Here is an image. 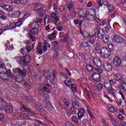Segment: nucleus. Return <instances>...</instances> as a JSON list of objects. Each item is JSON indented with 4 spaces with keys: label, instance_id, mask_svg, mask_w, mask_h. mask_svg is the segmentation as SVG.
<instances>
[{
    "label": "nucleus",
    "instance_id": "bf43d9fd",
    "mask_svg": "<svg viewBox=\"0 0 126 126\" xmlns=\"http://www.w3.org/2000/svg\"><path fill=\"white\" fill-rule=\"evenodd\" d=\"M118 120H120L121 121H124V120H125V118H124V117H123L121 115H118Z\"/></svg>",
    "mask_w": 126,
    "mask_h": 126
},
{
    "label": "nucleus",
    "instance_id": "49530a36",
    "mask_svg": "<svg viewBox=\"0 0 126 126\" xmlns=\"http://www.w3.org/2000/svg\"><path fill=\"white\" fill-rule=\"evenodd\" d=\"M6 49H8V50H13L14 49V47H13V45H10L8 44V43H6L5 44Z\"/></svg>",
    "mask_w": 126,
    "mask_h": 126
},
{
    "label": "nucleus",
    "instance_id": "603ef678",
    "mask_svg": "<svg viewBox=\"0 0 126 126\" xmlns=\"http://www.w3.org/2000/svg\"><path fill=\"white\" fill-rule=\"evenodd\" d=\"M0 15L1 16L0 17V18L1 19V20H6L7 19V17L5 16L4 12H3V14Z\"/></svg>",
    "mask_w": 126,
    "mask_h": 126
},
{
    "label": "nucleus",
    "instance_id": "864d4df0",
    "mask_svg": "<svg viewBox=\"0 0 126 126\" xmlns=\"http://www.w3.org/2000/svg\"><path fill=\"white\" fill-rule=\"evenodd\" d=\"M64 84L66 86H68V87H69L70 85H71V82L70 80L67 81H64Z\"/></svg>",
    "mask_w": 126,
    "mask_h": 126
},
{
    "label": "nucleus",
    "instance_id": "6ab92c4d",
    "mask_svg": "<svg viewBox=\"0 0 126 126\" xmlns=\"http://www.w3.org/2000/svg\"><path fill=\"white\" fill-rule=\"evenodd\" d=\"M93 62L97 66V67H100L101 65H102V63L101 61H100V59L98 57H95L93 58Z\"/></svg>",
    "mask_w": 126,
    "mask_h": 126
},
{
    "label": "nucleus",
    "instance_id": "f03ea898",
    "mask_svg": "<svg viewBox=\"0 0 126 126\" xmlns=\"http://www.w3.org/2000/svg\"><path fill=\"white\" fill-rule=\"evenodd\" d=\"M114 84V80H110L104 83V88L107 91L109 94L115 96V90L112 85Z\"/></svg>",
    "mask_w": 126,
    "mask_h": 126
},
{
    "label": "nucleus",
    "instance_id": "c9c22d12",
    "mask_svg": "<svg viewBox=\"0 0 126 126\" xmlns=\"http://www.w3.org/2000/svg\"><path fill=\"white\" fill-rule=\"evenodd\" d=\"M1 28L3 31H6L7 30H10L9 26H6V25H3V24L1 25Z\"/></svg>",
    "mask_w": 126,
    "mask_h": 126
},
{
    "label": "nucleus",
    "instance_id": "0eeeda50",
    "mask_svg": "<svg viewBox=\"0 0 126 126\" xmlns=\"http://www.w3.org/2000/svg\"><path fill=\"white\" fill-rule=\"evenodd\" d=\"M37 33H38V29L32 28L31 30V32H29L28 37H29L32 42H35V41H36L35 39H36V37L34 36H35Z\"/></svg>",
    "mask_w": 126,
    "mask_h": 126
},
{
    "label": "nucleus",
    "instance_id": "20e7f679",
    "mask_svg": "<svg viewBox=\"0 0 126 126\" xmlns=\"http://www.w3.org/2000/svg\"><path fill=\"white\" fill-rule=\"evenodd\" d=\"M47 89H48V88L46 86H43V88H40V91L39 90V92L40 93V94H42V93L43 94H44L43 96V101L45 102V103H46V104H48V105H49V106H52V104H51V103H50V102L49 101V94H45V93L46 92V90H47Z\"/></svg>",
    "mask_w": 126,
    "mask_h": 126
},
{
    "label": "nucleus",
    "instance_id": "7ed1b4c3",
    "mask_svg": "<svg viewBox=\"0 0 126 126\" xmlns=\"http://www.w3.org/2000/svg\"><path fill=\"white\" fill-rule=\"evenodd\" d=\"M73 107L70 108V110H67L66 113L67 116L70 117L71 115H75L76 114V109L79 108V104L77 101H74L72 103Z\"/></svg>",
    "mask_w": 126,
    "mask_h": 126
},
{
    "label": "nucleus",
    "instance_id": "a19ab883",
    "mask_svg": "<svg viewBox=\"0 0 126 126\" xmlns=\"http://www.w3.org/2000/svg\"><path fill=\"white\" fill-rule=\"evenodd\" d=\"M16 27H20L22 25V19H20L16 23H15Z\"/></svg>",
    "mask_w": 126,
    "mask_h": 126
},
{
    "label": "nucleus",
    "instance_id": "5701e85b",
    "mask_svg": "<svg viewBox=\"0 0 126 126\" xmlns=\"http://www.w3.org/2000/svg\"><path fill=\"white\" fill-rule=\"evenodd\" d=\"M57 34H58V32L54 31L52 33L48 35V39L52 41V40H54L57 37Z\"/></svg>",
    "mask_w": 126,
    "mask_h": 126
},
{
    "label": "nucleus",
    "instance_id": "473e14b6",
    "mask_svg": "<svg viewBox=\"0 0 126 126\" xmlns=\"http://www.w3.org/2000/svg\"><path fill=\"white\" fill-rule=\"evenodd\" d=\"M32 28H34L35 29H38V28H39V24L36 21L33 22L32 24Z\"/></svg>",
    "mask_w": 126,
    "mask_h": 126
},
{
    "label": "nucleus",
    "instance_id": "e433bc0d",
    "mask_svg": "<svg viewBox=\"0 0 126 126\" xmlns=\"http://www.w3.org/2000/svg\"><path fill=\"white\" fill-rule=\"evenodd\" d=\"M35 108L38 110V111H40V112H45V109H44L43 106L41 105H36Z\"/></svg>",
    "mask_w": 126,
    "mask_h": 126
},
{
    "label": "nucleus",
    "instance_id": "3c124183",
    "mask_svg": "<svg viewBox=\"0 0 126 126\" xmlns=\"http://www.w3.org/2000/svg\"><path fill=\"white\" fill-rule=\"evenodd\" d=\"M81 46L83 47V48H86L88 47V43L86 42V41H83L81 43Z\"/></svg>",
    "mask_w": 126,
    "mask_h": 126
},
{
    "label": "nucleus",
    "instance_id": "09e8293b",
    "mask_svg": "<svg viewBox=\"0 0 126 126\" xmlns=\"http://www.w3.org/2000/svg\"><path fill=\"white\" fill-rule=\"evenodd\" d=\"M9 29H14V28H16V26L15 25V23H12L10 24L9 26Z\"/></svg>",
    "mask_w": 126,
    "mask_h": 126
},
{
    "label": "nucleus",
    "instance_id": "4be33fe9",
    "mask_svg": "<svg viewBox=\"0 0 126 126\" xmlns=\"http://www.w3.org/2000/svg\"><path fill=\"white\" fill-rule=\"evenodd\" d=\"M84 114H85L84 109L82 108L79 109L77 113L79 120L82 119L84 117Z\"/></svg>",
    "mask_w": 126,
    "mask_h": 126
},
{
    "label": "nucleus",
    "instance_id": "0e129e2a",
    "mask_svg": "<svg viewBox=\"0 0 126 126\" xmlns=\"http://www.w3.org/2000/svg\"><path fill=\"white\" fill-rule=\"evenodd\" d=\"M56 29L58 31H63V27L62 26L56 27Z\"/></svg>",
    "mask_w": 126,
    "mask_h": 126
},
{
    "label": "nucleus",
    "instance_id": "6e6d98bb",
    "mask_svg": "<svg viewBox=\"0 0 126 126\" xmlns=\"http://www.w3.org/2000/svg\"><path fill=\"white\" fill-rule=\"evenodd\" d=\"M53 9L55 11L56 13H58V7L57 6V4L54 3L53 4Z\"/></svg>",
    "mask_w": 126,
    "mask_h": 126
},
{
    "label": "nucleus",
    "instance_id": "ea45409f",
    "mask_svg": "<svg viewBox=\"0 0 126 126\" xmlns=\"http://www.w3.org/2000/svg\"><path fill=\"white\" fill-rule=\"evenodd\" d=\"M22 107L24 110V112H25L26 113H29L30 112L29 108L24 104H22Z\"/></svg>",
    "mask_w": 126,
    "mask_h": 126
},
{
    "label": "nucleus",
    "instance_id": "412c9836",
    "mask_svg": "<svg viewBox=\"0 0 126 126\" xmlns=\"http://www.w3.org/2000/svg\"><path fill=\"white\" fill-rule=\"evenodd\" d=\"M12 3L15 4H26L27 3V0H11Z\"/></svg>",
    "mask_w": 126,
    "mask_h": 126
},
{
    "label": "nucleus",
    "instance_id": "f8f14e48",
    "mask_svg": "<svg viewBox=\"0 0 126 126\" xmlns=\"http://www.w3.org/2000/svg\"><path fill=\"white\" fill-rule=\"evenodd\" d=\"M31 50V46H27L26 47L22 48L20 50V52L21 54H22V55H26V56L27 55V54H28V53H30Z\"/></svg>",
    "mask_w": 126,
    "mask_h": 126
},
{
    "label": "nucleus",
    "instance_id": "dca6fc26",
    "mask_svg": "<svg viewBox=\"0 0 126 126\" xmlns=\"http://www.w3.org/2000/svg\"><path fill=\"white\" fill-rule=\"evenodd\" d=\"M92 78L95 82H100L101 81V76L97 73H94L92 74Z\"/></svg>",
    "mask_w": 126,
    "mask_h": 126
},
{
    "label": "nucleus",
    "instance_id": "13d9d810",
    "mask_svg": "<svg viewBox=\"0 0 126 126\" xmlns=\"http://www.w3.org/2000/svg\"><path fill=\"white\" fill-rule=\"evenodd\" d=\"M63 10H64V6H60L59 7V11H60V12H63Z\"/></svg>",
    "mask_w": 126,
    "mask_h": 126
},
{
    "label": "nucleus",
    "instance_id": "5fc2aeb1",
    "mask_svg": "<svg viewBox=\"0 0 126 126\" xmlns=\"http://www.w3.org/2000/svg\"><path fill=\"white\" fill-rule=\"evenodd\" d=\"M94 50L95 51H100V50H101V47L100 45L96 44L94 45Z\"/></svg>",
    "mask_w": 126,
    "mask_h": 126
},
{
    "label": "nucleus",
    "instance_id": "9b49d317",
    "mask_svg": "<svg viewBox=\"0 0 126 126\" xmlns=\"http://www.w3.org/2000/svg\"><path fill=\"white\" fill-rule=\"evenodd\" d=\"M0 7H1L3 9H4L6 11L8 12L12 11L13 9L12 6L9 5H6L3 3H0Z\"/></svg>",
    "mask_w": 126,
    "mask_h": 126
},
{
    "label": "nucleus",
    "instance_id": "338daca9",
    "mask_svg": "<svg viewBox=\"0 0 126 126\" xmlns=\"http://www.w3.org/2000/svg\"><path fill=\"white\" fill-rule=\"evenodd\" d=\"M61 75H63V76L64 77H65V79H67V75L65 73H63V72H60V74Z\"/></svg>",
    "mask_w": 126,
    "mask_h": 126
},
{
    "label": "nucleus",
    "instance_id": "bb28decb",
    "mask_svg": "<svg viewBox=\"0 0 126 126\" xmlns=\"http://www.w3.org/2000/svg\"><path fill=\"white\" fill-rule=\"evenodd\" d=\"M98 4L99 6H102L103 4L108 6V5H109V2L106 0H100L98 1Z\"/></svg>",
    "mask_w": 126,
    "mask_h": 126
},
{
    "label": "nucleus",
    "instance_id": "2eb2a0df",
    "mask_svg": "<svg viewBox=\"0 0 126 126\" xmlns=\"http://www.w3.org/2000/svg\"><path fill=\"white\" fill-rule=\"evenodd\" d=\"M103 68L106 71H111L113 70V67L110 63L106 62L103 65Z\"/></svg>",
    "mask_w": 126,
    "mask_h": 126
},
{
    "label": "nucleus",
    "instance_id": "9d476101",
    "mask_svg": "<svg viewBox=\"0 0 126 126\" xmlns=\"http://www.w3.org/2000/svg\"><path fill=\"white\" fill-rule=\"evenodd\" d=\"M104 86L102 84H99L96 85V86H94L93 87V90L95 92V94H99V92L103 89Z\"/></svg>",
    "mask_w": 126,
    "mask_h": 126
},
{
    "label": "nucleus",
    "instance_id": "b1692460",
    "mask_svg": "<svg viewBox=\"0 0 126 126\" xmlns=\"http://www.w3.org/2000/svg\"><path fill=\"white\" fill-rule=\"evenodd\" d=\"M32 6L36 10H40V9L43 8H42V4L41 3H33Z\"/></svg>",
    "mask_w": 126,
    "mask_h": 126
},
{
    "label": "nucleus",
    "instance_id": "c85d7f7f",
    "mask_svg": "<svg viewBox=\"0 0 126 126\" xmlns=\"http://www.w3.org/2000/svg\"><path fill=\"white\" fill-rule=\"evenodd\" d=\"M108 53V49L107 48H102V49H101L99 54L102 57V58L104 57V56H105V54Z\"/></svg>",
    "mask_w": 126,
    "mask_h": 126
},
{
    "label": "nucleus",
    "instance_id": "c756f323",
    "mask_svg": "<svg viewBox=\"0 0 126 126\" xmlns=\"http://www.w3.org/2000/svg\"><path fill=\"white\" fill-rule=\"evenodd\" d=\"M20 15V12L18 11H13L11 16L13 18H16L17 17H19V16Z\"/></svg>",
    "mask_w": 126,
    "mask_h": 126
},
{
    "label": "nucleus",
    "instance_id": "f704fd0d",
    "mask_svg": "<svg viewBox=\"0 0 126 126\" xmlns=\"http://www.w3.org/2000/svg\"><path fill=\"white\" fill-rule=\"evenodd\" d=\"M21 118H23L24 120H29L30 116L28 114H20Z\"/></svg>",
    "mask_w": 126,
    "mask_h": 126
},
{
    "label": "nucleus",
    "instance_id": "de8ad7c7",
    "mask_svg": "<svg viewBox=\"0 0 126 126\" xmlns=\"http://www.w3.org/2000/svg\"><path fill=\"white\" fill-rule=\"evenodd\" d=\"M71 89L72 92H73V93H75V92H76V85L73 84L71 85Z\"/></svg>",
    "mask_w": 126,
    "mask_h": 126
},
{
    "label": "nucleus",
    "instance_id": "1a4fd4ad",
    "mask_svg": "<svg viewBox=\"0 0 126 126\" xmlns=\"http://www.w3.org/2000/svg\"><path fill=\"white\" fill-rule=\"evenodd\" d=\"M78 13L79 17H80V18H83V20H84L86 15L88 14V12L82 9H78Z\"/></svg>",
    "mask_w": 126,
    "mask_h": 126
},
{
    "label": "nucleus",
    "instance_id": "393cba45",
    "mask_svg": "<svg viewBox=\"0 0 126 126\" xmlns=\"http://www.w3.org/2000/svg\"><path fill=\"white\" fill-rule=\"evenodd\" d=\"M51 17L53 18L54 21L55 22L56 24L60 21V18L58 16V14H57V13H53L51 15Z\"/></svg>",
    "mask_w": 126,
    "mask_h": 126
},
{
    "label": "nucleus",
    "instance_id": "4468645a",
    "mask_svg": "<svg viewBox=\"0 0 126 126\" xmlns=\"http://www.w3.org/2000/svg\"><path fill=\"white\" fill-rule=\"evenodd\" d=\"M113 64L115 65V66L117 67H120L121 66L122 64V61L120 59V58L118 57H115L113 59Z\"/></svg>",
    "mask_w": 126,
    "mask_h": 126
},
{
    "label": "nucleus",
    "instance_id": "ddd939ff",
    "mask_svg": "<svg viewBox=\"0 0 126 126\" xmlns=\"http://www.w3.org/2000/svg\"><path fill=\"white\" fill-rule=\"evenodd\" d=\"M13 72L15 73H20L22 75L24 76H26L27 75V71L26 69H23V70H21L20 69L17 68L13 69Z\"/></svg>",
    "mask_w": 126,
    "mask_h": 126
},
{
    "label": "nucleus",
    "instance_id": "052dcab7",
    "mask_svg": "<svg viewBox=\"0 0 126 126\" xmlns=\"http://www.w3.org/2000/svg\"><path fill=\"white\" fill-rule=\"evenodd\" d=\"M0 122L4 121V116L1 114H0Z\"/></svg>",
    "mask_w": 126,
    "mask_h": 126
},
{
    "label": "nucleus",
    "instance_id": "f257e3e1",
    "mask_svg": "<svg viewBox=\"0 0 126 126\" xmlns=\"http://www.w3.org/2000/svg\"><path fill=\"white\" fill-rule=\"evenodd\" d=\"M31 57L29 55H26L25 56H20L18 63L20 64L24 65V66H28L30 63H31Z\"/></svg>",
    "mask_w": 126,
    "mask_h": 126
},
{
    "label": "nucleus",
    "instance_id": "37998d69",
    "mask_svg": "<svg viewBox=\"0 0 126 126\" xmlns=\"http://www.w3.org/2000/svg\"><path fill=\"white\" fill-rule=\"evenodd\" d=\"M46 9H42L40 10V13L38 14L39 17H43L44 15H45V13H46Z\"/></svg>",
    "mask_w": 126,
    "mask_h": 126
},
{
    "label": "nucleus",
    "instance_id": "a18cd8bd",
    "mask_svg": "<svg viewBox=\"0 0 126 126\" xmlns=\"http://www.w3.org/2000/svg\"><path fill=\"white\" fill-rule=\"evenodd\" d=\"M87 69L89 72H92L93 70V66L90 64L87 65Z\"/></svg>",
    "mask_w": 126,
    "mask_h": 126
},
{
    "label": "nucleus",
    "instance_id": "774afa93",
    "mask_svg": "<svg viewBox=\"0 0 126 126\" xmlns=\"http://www.w3.org/2000/svg\"><path fill=\"white\" fill-rule=\"evenodd\" d=\"M66 126H74L73 125H72L71 123L70 122H67L65 124Z\"/></svg>",
    "mask_w": 126,
    "mask_h": 126
},
{
    "label": "nucleus",
    "instance_id": "72a5a7b5",
    "mask_svg": "<svg viewBox=\"0 0 126 126\" xmlns=\"http://www.w3.org/2000/svg\"><path fill=\"white\" fill-rule=\"evenodd\" d=\"M109 35L105 34L104 36H103V41L104 43H109Z\"/></svg>",
    "mask_w": 126,
    "mask_h": 126
},
{
    "label": "nucleus",
    "instance_id": "e2e57ef3",
    "mask_svg": "<svg viewBox=\"0 0 126 126\" xmlns=\"http://www.w3.org/2000/svg\"><path fill=\"white\" fill-rule=\"evenodd\" d=\"M68 16H69V14L67 12L65 11V14L63 15V17L64 18H65L66 17H68Z\"/></svg>",
    "mask_w": 126,
    "mask_h": 126
},
{
    "label": "nucleus",
    "instance_id": "423d86ee",
    "mask_svg": "<svg viewBox=\"0 0 126 126\" xmlns=\"http://www.w3.org/2000/svg\"><path fill=\"white\" fill-rule=\"evenodd\" d=\"M97 32V37L99 39H103L104 38L105 35V32L103 30L100 29L98 27V25H95V28H94V34H96V32Z\"/></svg>",
    "mask_w": 126,
    "mask_h": 126
},
{
    "label": "nucleus",
    "instance_id": "4c0bfd02",
    "mask_svg": "<svg viewBox=\"0 0 126 126\" xmlns=\"http://www.w3.org/2000/svg\"><path fill=\"white\" fill-rule=\"evenodd\" d=\"M72 121L74 122L75 124H78V120H79V118L77 117L76 116H73L72 117Z\"/></svg>",
    "mask_w": 126,
    "mask_h": 126
},
{
    "label": "nucleus",
    "instance_id": "6e6552de",
    "mask_svg": "<svg viewBox=\"0 0 126 126\" xmlns=\"http://www.w3.org/2000/svg\"><path fill=\"white\" fill-rule=\"evenodd\" d=\"M112 39L113 42H116L119 44H122V43L124 42V38L119 35L113 36Z\"/></svg>",
    "mask_w": 126,
    "mask_h": 126
},
{
    "label": "nucleus",
    "instance_id": "680f3d73",
    "mask_svg": "<svg viewBox=\"0 0 126 126\" xmlns=\"http://www.w3.org/2000/svg\"><path fill=\"white\" fill-rule=\"evenodd\" d=\"M108 48L110 50H114V45L113 44H110L108 45Z\"/></svg>",
    "mask_w": 126,
    "mask_h": 126
},
{
    "label": "nucleus",
    "instance_id": "39448f33",
    "mask_svg": "<svg viewBox=\"0 0 126 126\" xmlns=\"http://www.w3.org/2000/svg\"><path fill=\"white\" fill-rule=\"evenodd\" d=\"M96 14V12L94 9H92L88 12V14H87L85 17V19L83 20L84 21H93L94 20V15Z\"/></svg>",
    "mask_w": 126,
    "mask_h": 126
},
{
    "label": "nucleus",
    "instance_id": "cd10ccee",
    "mask_svg": "<svg viewBox=\"0 0 126 126\" xmlns=\"http://www.w3.org/2000/svg\"><path fill=\"white\" fill-rule=\"evenodd\" d=\"M114 79L117 81H124V78H123V76L119 74L115 75Z\"/></svg>",
    "mask_w": 126,
    "mask_h": 126
},
{
    "label": "nucleus",
    "instance_id": "2f4dec72",
    "mask_svg": "<svg viewBox=\"0 0 126 126\" xmlns=\"http://www.w3.org/2000/svg\"><path fill=\"white\" fill-rule=\"evenodd\" d=\"M107 7L108 8L109 12H113L115 10V7L112 4H108Z\"/></svg>",
    "mask_w": 126,
    "mask_h": 126
},
{
    "label": "nucleus",
    "instance_id": "58836bf2",
    "mask_svg": "<svg viewBox=\"0 0 126 126\" xmlns=\"http://www.w3.org/2000/svg\"><path fill=\"white\" fill-rule=\"evenodd\" d=\"M51 77H52V72H51V71H48L47 72L45 79H46L47 80H50Z\"/></svg>",
    "mask_w": 126,
    "mask_h": 126
},
{
    "label": "nucleus",
    "instance_id": "79ce46f5",
    "mask_svg": "<svg viewBox=\"0 0 126 126\" xmlns=\"http://www.w3.org/2000/svg\"><path fill=\"white\" fill-rule=\"evenodd\" d=\"M68 35V33H64L63 32H60L59 33V37L60 38H64V37H66Z\"/></svg>",
    "mask_w": 126,
    "mask_h": 126
},
{
    "label": "nucleus",
    "instance_id": "a878e982",
    "mask_svg": "<svg viewBox=\"0 0 126 126\" xmlns=\"http://www.w3.org/2000/svg\"><path fill=\"white\" fill-rule=\"evenodd\" d=\"M108 120L111 122L113 126H118L117 124V122H118V120L115 119V118H113L112 116H111V115L108 116Z\"/></svg>",
    "mask_w": 126,
    "mask_h": 126
},
{
    "label": "nucleus",
    "instance_id": "c03bdc74",
    "mask_svg": "<svg viewBox=\"0 0 126 126\" xmlns=\"http://www.w3.org/2000/svg\"><path fill=\"white\" fill-rule=\"evenodd\" d=\"M111 52H112L111 50H107V52L105 54L103 58H104V59H107L111 57Z\"/></svg>",
    "mask_w": 126,
    "mask_h": 126
},
{
    "label": "nucleus",
    "instance_id": "a211bd4d",
    "mask_svg": "<svg viewBox=\"0 0 126 126\" xmlns=\"http://www.w3.org/2000/svg\"><path fill=\"white\" fill-rule=\"evenodd\" d=\"M2 108H4L5 112L7 113V114H9V113H12V111L13 110V108L10 105H7L6 103L5 106H1Z\"/></svg>",
    "mask_w": 126,
    "mask_h": 126
},
{
    "label": "nucleus",
    "instance_id": "aec40b11",
    "mask_svg": "<svg viewBox=\"0 0 126 126\" xmlns=\"http://www.w3.org/2000/svg\"><path fill=\"white\" fill-rule=\"evenodd\" d=\"M67 8L69 12L74 9V1H70L66 4Z\"/></svg>",
    "mask_w": 126,
    "mask_h": 126
},
{
    "label": "nucleus",
    "instance_id": "f3484780",
    "mask_svg": "<svg viewBox=\"0 0 126 126\" xmlns=\"http://www.w3.org/2000/svg\"><path fill=\"white\" fill-rule=\"evenodd\" d=\"M96 35L95 34L92 35H88L87 36H85V38H89V42L90 43V44H94L95 42H96Z\"/></svg>",
    "mask_w": 126,
    "mask_h": 126
},
{
    "label": "nucleus",
    "instance_id": "69168bd1",
    "mask_svg": "<svg viewBox=\"0 0 126 126\" xmlns=\"http://www.w3.org/2000/svg\"><path fill=\"white\" fill-rule=\"evenodd\" d=\"M87 110L88 114H89L90 116H92V115L91 114V111H90V107L89 106L87 107Z\"/></svg>",
    "mask_w": 126,
    "mask_h": 126
},
{
    "label": "nucleus",
    "instance_id": "7c9ffc66",
    "mask_svg": "<svg viewBox=\"0 0 126 126\" xmlns=\"http://www.w3.org/2000/svg\"><path fill=\"white\" fill-rule=\"evenodd\" d=\"M108 110L111 113H116L117 109V108L114 107H111L109 105L107 106Z\"/></svg>",
    "mask_w": 126,
    "mask_h": 126
},
{
    "label": "nucleus",
    "instance_id": "8fccbe9b",
    "mask_svg": "<svg viewBox=\"0 0 126 126\" xmlns=\"http://www.w3.org/2000/svg\"><path fill=\"white\" fill-rule=\"evenodd\" d=\"M0 106H6V102L1 98H0Z\"/></svg>",
    "mask_w": 126,
    "mask_h": 126
},
{
    "label": "nucleus",
    "instance_id": "4d7b16f0",
    "mask_svg": "<svg viewBox=\"0 0 126 126\" xmlns=\"http://www.w3.org/2000/svg\"><path fill=\"white\" fill-rule=\"evenodd\" d=\"M121 87L123 89V90H124V91H126V83H124L121 85Z\"/></svg>",
    "mask_w": 126,
    "mask_h": 126
}]
</instances>
